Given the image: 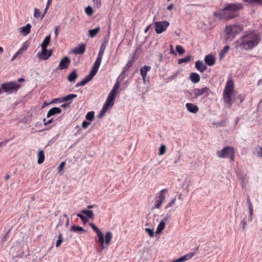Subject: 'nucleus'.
Masks as SVG:
<instances>
[{"instance_id":"nucleus-1","label":"nucleus","mask_w":262,"mask_h":262,"mask_svg":"<svg viewBox=\"0 0 262 262\" xmlns=\"http://www.w3.org/2000/svg\"><path fill=\"white\" fill-rule=\"evenodd\" d=\"M244 8L240 3H230L225 5L223 9L213 12V15L220 19L230 20L238 16L237 13Z\"/></svg>"},{"instance_id":"nucleus-2","label":"nucleus","mask_w":262,"mask_h":262,"mask_svg":"<svg viewBox=\"0 0 262 262\" xmlns=\"http://www.w3.org/2000/svg\"><path fill=\"white\" fill-rule=\"evenodd\" d=\"M261 37L259 33L255 31L247 32L241 37V42L239 47L245 50L253 49L260 42Z\"/></svg>"},{"instance_id":"nucleus-3","label":"nucleus","mask_w":262,"mask_h":262,"mask_svg":"<svg viewBox=\"0 0 262 262\" xmlns=\"http://www.w3.org/2000/svg\"><path fill=\"white\" fill-rule=\"evenodd\" d=\"M21 84L16 81H10L4 83L1 85L2 92L8 94L15 93L20 88Z\"/></svg>"},{"instance_id":"nucleus-4","label":"nucleus","mask_w":262,"mask_h":262,"mask_svg":"<svg viewBox=\"0 0 262 262\" xmlns=\"http://www.w3.org/2000/svg\"><path fill=\"white\" fill-rule=\"evenodd\" d=\"M217 156L221 158H229L231 161L234 160V149L232 147L226 146L216 152Z\"/></svg>"},{"instance_id":"nucleus-5","label":"nucleus","mask_w":262,"mask_h":262,"mask_svg":"<svg viewBox=\"0 0 262 262\" xmlns=\"http://www.w3.org/2000/svg\"><path fill=\"white\" fill-rule=\"evenodd\" d=\"M167 192V189H162L159 193L157 194L155 197V208L157 209H160L162 204L164 202L166 199V194Z\"/></svg>"},{"instance_id":"nucleus-6","label":"nucleus","mask_w":262,"mask_h":262,"mask_svg":"<svg viewBox=\"0 0 262 262\" xmlns=\"http://www.w3.org/2000/svg\"><path fill=\"white\" fill-rule=\"evenodd\" d=\"M193 93L194 94V97L195 98H197L202 95H204L205 97H207L209 96L210 94H212V91L208 87L205 86L202 89H194Z\"/></svg>"},{"instance_id":"nucleus-7","label":"nucleus","mask_w":262,"mask_h":262,"mask_svg":"<svg viewBox=\"0 0 262 262\" xmlns=\"http://www.w3.org/2000/svg\"><path fill=\"white\" fill-rule=\"evenodd\" d=\"M169 23L167 21H159L155 23V31L157 34H161L166 30L169 26Z\"/></svg>"},{"instance_id":"nucleus-8","label":"nucleus","mask_w":262,"mask_h":262,"mask_svg":"<svg viewBox=\"0 0 262 262\" xmlns=\"http://www.w3.org/2000/svg\"><path fill=\"white\" fill-rule=\"evenodd\" d=\"M106 42H103L100 47L99 53L97 55V57L93 64L94 66L98 67L99 68V67L100 66L102 57L104 53L105 49L106 48Z\"/></svg>"},{"instance_id":"nucleus-9","label":"nucleus","mask_w":262,"mask_h":262,"mask_svg":"<svg viewBox=\"0 0 262 262\" xmlns=\"http://www.w3.org/2000/svg\"><path fill=\"white\" fill-rule=\"evenodd\" d=\"M98 70L99 68L93 65L89 74L81 81L82 84L84 85L88 82L90 81L94 77V76L97 74Z\"/></svg>"},{"instance_id":"nucleus-10","label":"nucleus","mask_w":262,"mask_h":262,"mask_svg":"<svg viewBox=\"0 0 262 262\" xmlns=\"http://www.w3.org/2000/svg\"><path fill=\"white\" fill-rule=\"evenodd\" d=\"M77 97L76 94H69L64 97L57 98L53 99L51 103H62L63 102H68L70 100H71L74 98H76Z\"/></svg>"},{"instance_id":"nucleus-11","label":"nucleus","mask_w":262,"mask_h":262,"mask_svg":"<svg viewBox=\"0 0 262 262\" xmlns=\"http://www.w3.org/2000/svg\"><path fill=\"white\" fill-rule=\"evenodd\" d=\"M53 50L52 49H41V52L38 53L37 56L41 60H46L50 58L52 55Z\"/></svg>"},{"instance_id":"nucleus-12","label":"nucleus","mask_w":262,"mask_h":262,"mask_svg":"<svg viewBox=\"0 0 262 262\" xmlns=\"http://www.w3.org/2000/svg\"><path fill=\"white\" fill-rule=\"evenodd\" d=\"M71 63V60L68 56H65L61 59L57 70H65L69 68Z\"/></svg>"},{"instance_id":"nucleus-13","label":"nucleus","mask_w":262,"mask_h":262,"mask_svg":"<svg viewBox=\"0 0 262 262\" xmlns=\"http://www.w3.org/2000/svg\"><path fill=\"white\" fill-rule=\"evenodd\" d=\"M151 70V67L149 66L145 65L140 68V74L142 77L143 82L144 84L146 83V81H148L149 77H148L147 79V74Z\"/></svg>"},{"instance_id":"nucleus-14","label":"nucleus","mask_w":262,"mask_h":262,"mask_svg":"<svg viewBox=\"0 0 262 262\" xmlns=\"http://www.w3.org/2000/svg\"><path fill=\"white\" fill-rule=\"evenodd\" d=\"M238 27V26H227L226 27V32L228 37L233 38L238 33L237 29Z\"/></svg>"},{"instance_id":"nucleus-15","label":"nucleus","mask_w":262,"mask_h":262,"mask_svg":"<svg viewBox=\"0 0 262 262\" xmlns=\"http://www.w3.org/2000/svg\"><path fill=\"white\" fill-rule=\"evenodd\" d=\"M234 90V81L230 78L228 79L226 83L223 93L232 94Z\"/></svg>"},{"instance_id":"nucleus-16","label":"nucleus","mask_w":262,"mask_h":262,"mask_svg":"<svg viewBox=\"0 0 262 262\" xmlns=\"http://www.w3.org/2000/svg\"><path fill=\"white\" fill-rule=\"evenodd\" d=\"M195 255V252H191L187 253L186 254L177 258L176 260H172L171 262H183L184 261L189 260Z\"/></svg>"},{"instance_id":"nucleus-17","label":"nucleus","mask_w":262,"mask_h":262,"mask_svg":"<svg viewBox=\"0 0 262 262\" xmlns=\"http://www.w3.org/2000/svg\"><path fill=\"white\" fill-rule=\"evenodd\" d=\"M205 63L209 66H212L215 62V58L214 56L211 54H208L204 58Z\"/></svg>"},{"instance_id":"nucleus-18","label":"nucleus","mask_w":262,"mask_h":262,"mask_svg":"<svg viewBox=\"0 0 262 262\" xmlns=\"http://www.w3.org/2000/svg\"><path fill=\"white\" fill-rule=\"evenodd\" d=\"M86 45L82 43L73 50V52L76 54H83L85 51Z\"/></svg>"},{"instance_id":"nucleus-19","label":"nucleus","mask_w":262,"mask_h":262,"mask_svg":"<svg viewBox=\"0 0 262 262\" xmlns=\"http://www.w3.org/2000/svg\"><path fill=\"white\" fill-rule=\"evenodd\" d=\"M61 112V109L60 107H54L51 108L47 114L48 118L57 114H59Z\"/></svg>"},{"instance_id":"nucleus-20","label":"nucleus","mask_w":262,"mask_h":262,"mask_svg":"<svg viewBox=\"0 0 262 262\" xmlns=\"http://www.w3.org/2000/svg\"><path fill=\"white\" fill-rule=\"evenodd\" d=\"M195 68L201 73H203L207 68V66L204 64L201 60H198L195 62Z\"/></svg>"},{"instance_id":"nucleus-21","label":"nucleus","mask_w":262,"mask_h":262,"mask_svg":"<svg viewBox=\"0 0 262 262\" xmlns=\"http://www.w3.org/2000/svg\"><path fill=\"white\" fill-rule=\"evenodd\" d=\"M185 106L188 111L190 113L195 114L199 111V107L193 103H187Z\"/></svg>"},{"instance_id":"nucleus-22","label":"nucleus","mask_w":262,"mask_h":262,"mask_svg":"<svg viewBox=\"0 0 262 262\" xmlns=\"http://www.w3.org/2000/svg\"><path fill=\"white\" fill-rule=\"evenodd\" d=\"M247 204L249 209L250 215L248 217V221L251 222L252 220V215L253 214V209L251 201L249 195L247 197Z\"/></svg>"},{"instance_id":"nucleus-23","label":"nucleus","mask_w":262,"mask_h":262,"mask_svg":"<svg viewBox=\"0 0 262 262\" xmlns=\"http://www.w3.org/2000/svg\"><path fill=\"white\" fill-rule=\"evenodd\" d=\"M31 27L32 26L30 24H27L26 26L19 29V32L23 35L27 36L30 33Z\"/></svg>"},{"instance_id":"nucleus-24","label":"nucleus","mask_w":262,"mask_h":262,"mask_svg":"<svg viewBox=\"0 0 262 262\" xmlns=\"http://www.w3.org/2000/svg\"><path fill=\"white\" fill-rule=\"evenodd\" d=\"M189 79L194 83H197L200 81V76L196 73H191L189 76Z\"/></svg>"},{"instance_id":"nucleus-25","label":"nucleus","mask_w":262,"mask_h":262,"mask_svg":"<svg viewBox=\"0 0 262 262\" xmlns=\"http://www.w3.org/2000/svg\"><path fill=\"white\" fill-rule=\"evenodd\" d=\"M223 94L224 101L225 103L228 105V107H230L232 105L233 103V101L231 98L232 94L223 93Z\"/></svg>"},{"instance_id":"nucleus-26","label":"nucleus","mask_w":262,"mask_h":262,"mask_svg":"<svg viewBox=\"0 0 262 262\" xmlns=\"http://www.w3.org/2000/svg\"><path fill=\"white\" fill-rule=\"evenodd\" d=\"M78 77V75L77 73V70L74 69L68 76V80L70 82H75L76 79Z\"/></svg>"},{"instance_id":"nucleus-27","label":"nucleus","mask_w":262,"mask_h":262,"mask_svg":"<svg viewBox=\"0 0 262 262\" xmlns=\"http://www.w3.org/2000/svg\"><path fill=\"white\" fill-rule=\"evenodd\" d=\"M246 5H257L262 6V0H243Z\"/></svg>"},{"instance_id":"nucleus-28","label":"nucleus","mask_w":262,"mask_h":262,"mask_svg":"<svg viewBox=\"0 0 262 262\" xmlns=\"http://www.w3.org/2000/svg\"><path fill=\"white\" fill-rule=\"evenodd\" d=\"M71 230L75 233H78L79 234H81L82 232L85 231L84 229L82 227L75 225H73L71 226Z\"/></svg>"},{"instance_id":"nucleus-29","label":"nucleus","mask_w":262,"mask_h":262,"mask_svg":"<svg viewBox=\"0 0 262 262\" xmlns=\"http://www.w3.org/2000/svg\"><path fill=\"white\" fill-rule=\"evenodd\" d=\"M51 40V36L50 35H49L47 36L45 39H43V41L42 42L41 44V49H47L48 46H49Z\"/></svg>"},{"instance_id":"nucleus-30","label":"nucleus","mask_w":262,"mask_h":262,"mask_svg":"<svg viewBox=\"0 0 262 262\" xmlns=\"http://www.w3.org/2000/svg\"><path fill=\"white\" fill-rule=\"evenodd\" d=\"M81 213L85 214V216L88 218L91 219H93L94 218V214L92 210L83 209L81 211Z\"/></svg>"},{"instance_id":"nucleus-31","label":"nucleus","mask_w":262,"mask_h":262,"mask_svg":"<svg viewBox=\"0 0 262 262\" xmlns=\"http://www.w3.org/2000/svg\"><path fill=\"white\" fill-rule=\"evenodd\" d=\"M96 233H97V235L98 237V242L100 244L102 247L104 248V239L103 234L101 232V231L100 230H98Z\"/></svg>"},{"instance_id":"nucleus-32","label":"nucleus","mask_w":262,"mask_h":262,"mask_svg":"<svg viewBox=\"0 0 262 262\" xmlns=\"http://www.w3.org/2000/svg\"><path fill=\"white\" fill-rule=\"evenodd\" d=\"M115 101V100L107 97L103 106L106 109H108L110 107H112L114 105Z\"/></svg>"},{"instance_id":"nucleus-33","label":"nucleus","mask_w":262,"mask_h":262,"mask_svg":"<svg viewBox=\"0 0 262 262\" xmlns=\"http://www.w3.org/2000/svg\"><path fill=\"white\" fill-rule=\"evenodd\" d=\"M38 160L37 163L39 164H40L42 163L45 160V155L43 151L42 150H40L38 151Z\"/></svg>"},{"instance_id":"nucleus-34","label":"nucleus","mask_w":262,"mask_h":262,"mask_svg":"<svg viewBox=\"0 0 262 262\" xmlns=\"http://www.w3.org/2000/svg\"><path fill=\"white\" fill-rule=\"evenodd\" d=\"M100 30L99 27L95 28L93 29H90L89 30V36L92 38L94 37Z\"/></svg>"},{"instance_id":"nucleus-35","label":"nucleus","mask_w":262,"mask_h":262,"mask_svg":"<svg viewBox=\"0 0 262 262\" xmlns=\"http://www.w3.org/2000/svg\"><path fill=\"white\" fill-rule=\"evenodd\" d=\"M229 50V47L228 46H226L224 47V48L219 53L220 59L221 60L225 56L226 53L228 52Z\"/></svg>"},{"instance_id":"nucleus-36","label":"nucleus","mask_w":262,"mask_h":262,"mask_svg":"<svg viewBox=\"0 0 262 262\" xmlns=\"http://www.w3.org/2000/svg\"><path fill=\"white\" fill-rule=\"evenodd\" d=\"M253 154L255 155L257 157L262 158V147L260 146H257L254 148Z\"/></svg>"},{"instance_id":"nucleus-37","label":"nucleus","mask_w":262,"mask_h":262,"mask_svg":"<svg viewBox=\"0 0 262 262\" xmlns=\"http://www.w3.org/2000/svg\"><path fill=\"white\" fill-rule=\"evenodd\" d=\"M134 62V57L132 56V58L128 60L125 66L124 67V71L128 70L130 67H132Z\"/></svg>"},{"instance_id":"nucleus-38","label":"nucleus","mask_w":262,"mask_h":262,"mask_svg":"<svg viewBox=\"0 0 262 262\" xmlns=\"http://www.w3.org/2000/svg\"><path fill=\"white\" fill-rule=\"evenodd\" d=\"M165 227V224L164 222H160L158 224L156 232L158 234H160Z\"/></svg>"},{"instance_id":"nucleus-39","label":"nucleus","mask_w":262,"mask_h":262,"mask_svg":"<svg viewBox=\"0 0 262 262\" xmlns=\"http://www.w3.org/2000/svg\"><path fill=\"white\" fill-rule=\"evenodd\" d=\"M94 115L95 113L94 111L89 112L85 116V119L89 121V122H91L94 118Z\"/></svg>"},{"instance_id":"nucleus-40","label":"nucleus","mask_w":262,"mask_h":262,"mask_svg":"<svg viewBox=\"0 0 262 262\" xmlns=\"http://www.w3.org/2000/svg\"><path fill=\"white\" fill-rule=\"evenodd\" d=\"M181 70H179L173 73L171 75L169 76L167 78L168 81H171L176 79L177 77H178L181 73Z\"/></svg>"},{"instance_id":"nucleus-41","label":"nucleus","mask_w":262,"mask_h":262,"mask_svg":"<svg viewBox=\"0 0 262 262\" xmlns=\"http://www.w3.org/2000/svg\"><path fill=\"white\" fill-rule=\"evenodd\" d=\"M112 239V234L111 232H107L105 236V242L106 244H109Z\"/></svg>"},{"instance_id":"nucleus-42","label":"nucleus","mask_w":262,"mask_h":262,"mask_svg":"<svg viewBox=\"0 0 262 262\" xmlns=\"http://www.w3.org/2000/svg\"><path fill=\"white\" fill-rule=\"evenodd\" d=\"M191 56L190 55H187L184 58L179 59L178 60V63L181 64L182 63H186L188 62L190 60Z\"/></svg>"},{"instance_id":"nucleus-43","label":"nucleus","mask_w":262,"mask_h":262,"mask_svg":"<svg viewBox=\"0 0 262 262\" xmlns=\"http://www.w3.org/2000/svg\"><path fill=\"white\" fill-rule=\"evenodd\" d=\"M176 51L179 55H182L185 52L184 48L181 45H177L176 47Z\"/></svg>"},{"instance_id":"nucleus-44","label":"nucleus","mask_w":262,"mask_h":262,"mask_svg":"<svg viewBox=\"0 0 262 262\" xmlns=\"http://www.w3.org/2000/svg\"><path fill=\"white\" fill-rule=\"evenodd\" d=\"M85 12L88 15L91 16L93 14L94 11L91 6H88L85 8Z\"/></svg>"},{"instance_id":"nucleus-45","label":"nucleus","mask_w":262,"mask_h":262,"mask_svg":"<svg viewBox=\"0 0 262 262\" xmlns=\"http://www.w3.org/2000/svg\"><path fill=\"white\" fill-rule=\"evenodd\" d=\"M249 222L248 221V218L247 219L246 217H245L242 223H241V225H242V229L243 230H245V229H246V226H247V224L248 223H249Z\"/></svg>"},{"instance_id":"nucleus-46","label":"nucleus","mask_w":262,"mask_h":262,"mask_svg":"<svg viewBox=\"0 0 262 262\" xmlns=\"http://www.w3.org/2000/svg\"><path fill=\"white\" fill-rule=\"evenodd\" d=\"M77 216L79 217L81 220L84 223H85L88 222V218L85 216V215H83L81 213H78L77 214Z\"/></svg>"},{"instance_id":"nucleus-47","label":"nucleus","mask_w":262,"mask_h":262,"mask_svg":"<svg viewBox=\"0 0 262 262\" xmlns=\"http://www.w3.org/2000/svg\"><path fill=\"white\" fill-rule=\"evenodd\" d=\"M166 146L165 145H161L160 147L159 155H164L166 152Z\"/></svg>"},{"instance_id":"nucleus-48","label":"nucleus","mask_w":262,"mask_h":262,"mask_svg":"<svg viewBox=\"0 0 262 262\" xmlns=\"http://www.w3.org/2000/svg\"><path fill=\"white\" fill-rule=\"evenodd\" d=\"M117 93V92L114 91V90H111V92H110L107 97L113 99L115 100Z\"/></svg>"},{"instance_id":"nucleus-49","label":"nucleus","mask_w":262,"mask_h":262,"mask_svg":"<svg viewBox=\"0 0 262 262\" xmlns=\"http://www.w3.org/2000/svg\"><path fill=\"white\" fill-rule=\"evenodd\" d=\"M94 7L95 8H99L101 6L100 0H93Z\"/></svg>"},{"instance_id":"nucleus-50","label":"nucleus","mask_w":262,"mask_h":262,"mask_svg":"<svg viewBox=\"0 0 262 262\" xmlns=\"http://www.w3.org/2000/svg\"><path fill=\"white\" fill-rule=\"evenodd\" d=\"M108 109H106V108H105V107H104L103 106L102 109L101 110V111H100L99 114H98V118H101L102 116H104V114L105 113V112L107 111Z\"/></svg>"},{"instance_id":"nucleus-51","label":"nucleus","mask_w":262,"mask_h":262,"mask_svg":"<svg viewBox=\"0 0 262 262\" xmlns=\"http://www.w3.org/2000/svg\"><path fill=\"white\" fill-rule=\"evenodd\" d=\"M176 201V198H174L172 199V200L169 202L166 205V206L165 207V209H168V208L171 207L174 203H175V202Z\"/></svg>"},{"instance_id":"nucleus-52","label":"nucleus","mask_w":262,"mask_h":262,"mask_svg":"<svg viewBox=\"0 0 262 262\" xmlns=\"http://www.w3.org/2000/svg\"><path fill=\"white\" fill-rule=\"evenodd\" d=\"M125 71H123L120 74V75L118 76L117 80L118 81H122L124 80L125 78Z\"/></svg>"},{"instance_id":"nucleus-53","label":"nucleus","mask_w":262,"mask_h":262,"mask_svg":"<svg viewBox=\"0 0 262 262\" xmlns=\"http://www.w3.org/2000/svg\"><path fill=\"white\" fill-rule=\"evenodd\" d=\"M91 122L83 121L82 123L81 126L83 129H85L91 124Z\"/></svg>"},{"instance_id":"nucleus-54","label":"nucleus","mask_w":262,"mask_h":262,"mask_svg":"<svg viewBox=\"0 0 262 262\" xmlns=\"http://www.w3.org/2000/svg\"><path fill=\"white\" fill-rule=\"evenodd\" d=\"M145 231L150 237L154 236V230L150 228H146Z\"/></svg>"},{"instance_id":"nucleus-55","label":"nucleus","mask_w":262,"mask_h":262,"mask_svg":"<svg viewBox=\"0 0 262 262\" xmlns=\"http://www.w3.org/2000/svg\"><path fill=\"white\" fill-rule=\"evenodd\" d=\"M119 85L120 82L117 80L112 90H114V91L117 92V90L118 89Z\"/></svg>"},{"instance_id":"nucleus-56","label":"nucleus","mask_w":262,"mask_h":262,"mask_svg":"<svg viewBox=\"0 0 262 262\" xmlns=\"http://www.w3.org/2000/svg\"><path fill=\"white\" fill-rule=\"evenodd\" d=\"M40 15V12L38 9L37 8H35L34 9V16L35 18H38Z\"/></svg>"},{"instance_id":"nucleus-57","label":"nucleus","mask_w":262,"mask_h":262,"mask_svg":"<svg viewBox=\"0 0 262 262\" xmlns=\"http://www.w3.org/2000/svg\"><path fill=\"white\" fill-rule=\"evenodd\" d=\"M236 99L237 101H239L240 103H242L244 101L245 97L242 94H239L237 96Z\"/></svg>"},{"instance_id":"nucleus-58","label":"nucleus","mask_w":262,"mask_h":262,"mask_svg":"<svg viewBox=\"0 0 262 262\" xmlns=\"http://www.w3.org/2000/svg\"><path fill=\"white\" fill-rule=\"evenodd\" d=\"M9 232H10V231H8L5 234V235L2 238V242H6L7 241V240L9 238Z\"/></svg>"},{"instance_id":"nucleus-59","label":"nucleus","mask_w":262,"mask_h":262,"mask_svg":"<svg viewBox=\"0 0 262 262\" xmlns=\"http://www.w3.org/2000/svg\"><path fill=\"white\" fill-rule=\"evenodd\" d=\"M90 226L93 229L95 232H97L99 229L97 228V227L93 223L89 224Z\"/></svg>"},{"instance_id":"nucleus-60","label":"nucleus","mask_w":262,"mask_h":262,"mask_svg":"<svg viewBox=\"0 0 262 262\" xmlns=\"http://www.w3.org/2000/svg\"><path fill=\"white\" fill-rule=\"evenodd\" d=\"M90 226L93 229L95 232H97L99 229L97 228V227L93 223L89 224Z\"/></svg>"},{"instance_id":"nucleus-61","label":"nucleus","mask_w":262,"mask_h":262,"mask_svg":"<svg viewBox=\"0 0 262 262\" xmlns=\"http://www.w3.org/2000/svg\"><path fill=\"white\" fill-rule=\"evenodd\" d=\"M65 165H66V162H61L59 166H58V170H59V171H60L63 170Z\"/></svg>"},{"instance_id":"nucleus-62","label":"nucleus","mask_w":262,"mask_h":262,"mask_svg":"<svg viewBox=\"0 0 262 262\" xmlns=\"http://www.w3.org/2000/svg\"><path fill=\"white\" fill-rule=\"evenodd\" d=\"M71 103H72V102L70 101H70H68V102L62 104L61 105V107H63V108L67 107L69 106L71 104Z\"/></svg>"},{"instance_id":"nucleus-63","label":"nucleus","mask_w":262,"mask_h":262,"mask_svg":"<svg viewBox=\"0 0 262 262\" xmlns=\"http://www.w3.org/2000/svg\"><path fill=\"white\" fill-rule=\"evenodd\" d=\"M226 121L224 120L219 122L216 123L218 126H225Z\"/></svg>"},{"instance_id":"nucleus-64","label":"nucleus","mask_w":262,"mask_h":262,"mask_svg":"<svg viewBox=\"0 0 262 262\" xmlns=\"http://www.w3.org/2000/svg\"><path fill=\"white\" fill-rule=\"evenodd\" d=\"M63 222H64V219L63 218L62 219L60 217V218L59 219V223H58V225H57L56 227L58 228V227L62 226L63 224Z\"/></svg>"}]
</instances>
